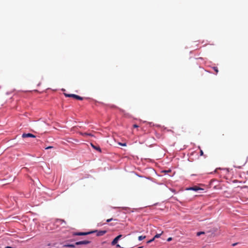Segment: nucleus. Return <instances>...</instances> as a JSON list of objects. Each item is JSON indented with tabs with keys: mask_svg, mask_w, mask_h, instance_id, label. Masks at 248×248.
Instances as JSON below:
<instances>
[{
	"mask_svg": "<svg viewBox=\"0 0 248 248\" xmlns=\"http://www.w3.org/2000/svg\"><path fill=\"white\" fill-rule=\"evenodd\" d=\"M57 222H58V223H61V224L62 223H64L65 224H66V222L65 221L63 220V219H58L57 220Z\"/></svg>",
	"mask_w": 248,
	"mask_h": 248,
	"instance_id": "9d476101",
	"label": "nucleus"
},
{
	"mask_svg": "<svg viewBox=\"0 0 248 248\" xmlns=\"http://www.w3.org/2000/svg\"><path fill=\"white\" fill-rule=\"evenodd\" d=\"M171 240H172V238H171V237H169V238H168V239H167V241L170 242V241Z\"/></svg>",
	"mask_w": 248,
	"mask_h": 248,
	"instance_id": "5701e85b",
	"label": "nucleus"
},
{
	"mask_svg": "<svg viewBox=\"0 0 248 248\" xmlns=\"http://www.w3.org/2000/svg\"><path fill=\"white\" fill-rule=\"evenodd\" d=\"M119 144L121 145L122 146H125L126 145V144L125 143H122L119 142Z\"/></svg>",
	"mask_w": 248,
	"mask_h": 248,
	"instance_id": "f3484780",
	"label": "nucleus"
},
{
	"mask_svg": "<svg viewBox=\"0 0 248 248\" xmlns=\"http://www.w3.org/2000/svg\"><path fill=\"white\" fill-rule=\"evenodd\" d=\"M133 126L134 128H138V127H139V126L137 124H134Z\"/></svg>",
	"mask_w": 248,
	"mask_h": 248,
	"instance_id": "aec40b11",
	"label": "nucleus"
},
{
	"mask_svg": "<svg viewBox=\"0 0 248 248\" xmlns=\"http://www.w3.org/2000/svg\"><path fill=\"white\" fill-rule=\"evenodd\" d=\"M246 162V160L244 159L243 160L241 161L240 165H237L236 164H235V165H234V167L235 168L240 169L242 166H244Z\"/></svg>",
	"mask_w": 248,
	"mask_h": 248,
	"instance_id": "423d86ee",
	"label": "nucleus"
},
{
	"mask_svg": "<svg viewBox=\"0 0 248 248\" xmlns=\"http://www.w3.org/2000/svg\"><path fill=\"white\" fill-rule=\"evenodd\" d=\"M90 243V241L88 240H83L81 241L77 242L75 244H65L63 245V247H69V248H74L75 247V245H87Z\"/></svg>",
	"mask_w": 248,
	"mask_h": 248,
	"instance_id": "f257e3e1",
	"label": "nucleus"
},
{
	"mask_svg": "<svg viewBox=\"0 0 248 248\" xmlns=\"http://www.w3.org/2000/svg\"><path fill=\"white\" fill-rule=\"evenodd\" d=\"M91 145L93 148H94V149L99 151V152H101V149L99 147V146H96L94 145L93 143H91Z\"/></svg>",
	"mask_w": 248,
	"mask_h": 248,
	"instance_id": "1a4fd4ad",
	"label": "nucleus"
},
{
	"mask_svg": "<svg viewBox=\"0 0 248 248\" xmlns=\"http://www.w3.org/2000/svg\"><path fill=\"white\" fill-rule=\"evenodd\" d=\"M163 233V232H162L160 233L159 234H156L154 237V238L155 239V238H159L160 237V236H161V235Z\"/></svg>",
	"mask_w": 248,
	"mask_h": 248,
	"instance_id": "f8f14e48",
	"label": "nucleus"
},
{
	"mask_svg": "<svg viewBox=\"0 0 248 248\" xmlns=\"http://www.w3.org/2000/svg\"><path fill=\"white\" fill-rule=\"evenodd\" d=\"M73 97L74 98H75L77 100H82L83 98L82 97H80L78 95H76V94H72V97Z\"/></svg>",
	"mask_w": 248,
	"mask_h": 248,
	"instance_id": "0eeeda50",
	"label": "nucleus"
},
{
	"mask_svg": "<svg viewBox=\"0 0 248 248\" xmlns=\"http://www.w3.org/2000/svg\"><path fill=\"white\" fill-rule=\"evenodd\" d=\"M200 155H203V152L202 150H200Z\"/></svg>",
	"mask_w": 248,
	"mask_h": 248,
	"instance_id": "6ab92c4d",
	"label": "nucleus"
},
{
	"mask_svg": "<svg viewBox=\"0 0 248 248\" xmlns=\"http://www.w3.org/2000/svg\"><path fill=\"white\" fill-rule=\"evenodd\" d=\"M93 232H96L97 233L96 235L98 236H102L107 232L106 231H95Z\"/></svg>",
	"mask_w": 248,
	"mask_h": 248,
	"instance_id": "20e7f679",
	"label": "nucleus"
},
{
	"mask_svg": "<svg viewBox=\"0 0 248 248\" xmlns=\"http://www.w3.org/2000/svg\"><path fill=\"white\" fill-rule=\"evenodd\" d=\"M53 148V147L52 146H48V147L46 148V149H51V148Z\"/></svg>",
	"mask_w": 248,
	"mask_h": 248,
	"instance_id": "4be33fe9",
	"label": "nucleus"
},
{
	"mask_svg": "<svg viewBox=\"0 0 248 248\" xmlns=\"http://www.w3.org/2000/svg\"><path fill=\"white\" fill-rule=\"evenodd\" d=\"M83 136H88V133H84L81 134Z\"/></svg>",
	"mask_w": 248,
	"mask_h": 248,
	"instance_id": "412c9836",
	"label": "nucleus"
},
{
	"mask_svg": "<svg viewBox=\"0 0 248 248\" xmlns=\"http://www.w3.org/2000/svg\"><path fill=\"white\" fill-rule=\"evenodd\" d=\"M204 234V232H198L197 233V236H200V235H201V234Z\"/></svg>",
	"mask_w": 248,
	"mask_h": 248,
	"instance_id": "ddd939ff",
	"label": "nucleus"
},
{
	"mask_svg": "<svg viewBox=\"0 0 248 248\" xmlns=\"http://www.w3.org/2000/svg\"><path fill=\"white\" fill-rule=\"evenodd\" d=\"M88 136H93V135H92V134H90V133H88Z\"/></svg>",
	"mask_w": 248,
	"mask_h": 248,
	"instance_id": "b1692460",
	"label": "nucleus"
},
{
	"mask_svg": "<svg viewBox=\"0 0 248 248\" xmlns=\"http://www.w3.org/2000/svg\"><path fill=\"white\" fill-rule=\"evenodd\" d=\"M94 232H77L73 234L74 235H85L88 234L93 233Z\"/></svg>",
	"mask_w": 248,
	"mask_h": 248,
	"instance_id": "39448f33",
	"label": "nucleus"
},
{
	"mask_svg": "<svg viewBox=\"0 0 248 248\" xmlns=\"http://www.w3.org/2000/svg\"><path fill=\"white\" fill-rule=\"evenodd\" d=\"M22 137L23 138H35L36 136L32 134L31 133H23L22 135Z\"/></svg>",
	"mask_w": 248,
	"mask_h": 248,
	"instance_id": "7ed1b4c3",
	"label": "nucleus"
},
{
	"mask_svg": "<svg viewBox=\"0 0 248 248\" xmlns=\"http://www.w3.org/2000/svg\"><path fill=\"white\" fill-rule=\"evenodd\" d=\"M213 69L214 70V71L216 72V74H217L218 72V68L217 67H213Z\"/></svg>",
	"mask_w": 248,
	"mask_h": 248,
	"instance_id": "4468645a",
	"label": "nucleus"
},
{
	"mask_svg": "<svg viewBox=\"0 0 248 248\" xmlns=\"http://www.w3.org/2000/svg\"><path fill=\"white\" fill-rule=\"evenodd\" d=\"M146 236H139L138 237V239L139 241H141L143 239H144V238H145Z\"/></svg>",
	"mask_w": 248,
	"mask_h": 248,
	"instance_id": "9b49d317",
	"label": "nucleus"
},
{
	"mask_svg": "<svg viewBox=\"0 0 248 248\" xmlns=\"http://www.w3.org/2000/svg\"><path fill=\"white\" fill-rule=\"evenodd\" d=\"M64 95L66 97H72V94L64 93Z\"/></svg>",
	"mask_w": 248,
	"mask_h": 248,
	"instance_id": "2eb2a0df",
	"label": "nucleus"
},
{
	"mask_svg": "<svg viewBox=\"0 0 248 248\" xmlns=\"http://www.w3.org/2000/svg\"><path fill=\"white\" fill-rule=\"evenodd\" d=\"M114 220L112 218H109V219H108L107 220V222H109L110 221H111V220ZM115 220L116 219H114Z\"/></svg>",
	"mask_w": 248,
	"mask_h": 248,
	"instance_id": "a211bd4d",
	"label": "nucleus"
},
{
	"mask_svg": "<svg viewBox=\"0 0 248 248\" xmlns=\"http://www.w3.org/2000/svg\"><path fill=\"white\" fill-rule=\"evenodd\" d=\"M187 189H188V190H194V191H198L199 190L202 189L201 188H200V187H199L198 186H195L189 187Z\"/></svg>",
	"mask_w": 248,
	"mask_h": 248,
	"instance_id": "6e6552de",
	"label": "nucleus"
},
{
	"mask_svg": "<svg viewBox=\"0 0 248 248\" xmlns=\"http://www.w3.org/2000/svg\"><path fill=\"white\" fill-rule=\"evenodd\" d=\"M235 245H236V244H232V246H235Z\"/></svg>",
	"mask_w": 248,
	"mask_h": 248,
	"instance_id": "a878e982",
	"label": "nucleus"
},
{
	"mask_svg": "<svg viewBox=\"0 0 248 248\" xmlns=\"http://www.w3.org/2000/svg\"><path fill=\"white\" fill-rule=\"evenodd\" d=\"M155 239L153 237L152 239L149 240L148 241H147V243H150L151 242H152L153 241H154Z\"/></svg>",
	"mask_w": 248,
	"mask_h": 248,
	"instance_id": "dca6fc26",
	"label": "nucleus"
},
{
	"mask_svg": "<svg viewBox=\"0 0 248 248\" xmlns=\"http://www.w3.org/2000/svg\"><path fill=\"white\" fill-rule=\"evenodd\" d=\"M122 235L120 234L118 235L117 237H116L112 241L111 245L113 246L116 245L118 241L122 237Z\"/></svg>",
	"mask_w": 248,
	"mask_h": 248,
	"instance_id": "f03ea898",
	"label": "nucleus"
},
{
	"mask_svg": "<svg viewBox=\"0 0 248 248\" xmlns=\"http://www.w3.org/2000/svg\"><path fill=\"white\" fill-rule=\"evenodd\" d=\"M138 248H142V247H139Z\"/></svg>",
	"mask_w": 248,
	"mask_h": 248,
	"instance_id": "bb28decb",
	"label": "nucleus"
},
{
	"mask_svg": "<svg viewBox=\"0 0 248 248\" xmlns=\"http://www.w3.org/2000/svg\"><path fill=\"white\" fill-rule=\"evenodd\" d=\"M117 247H120V246L119 245H118H118H117Z\"/></svg>",
	"mask_w": 248,
	"mask_h": 248,
	"instance_id": "393cba45",
	"label": "nucleus"
}]
</instances>
